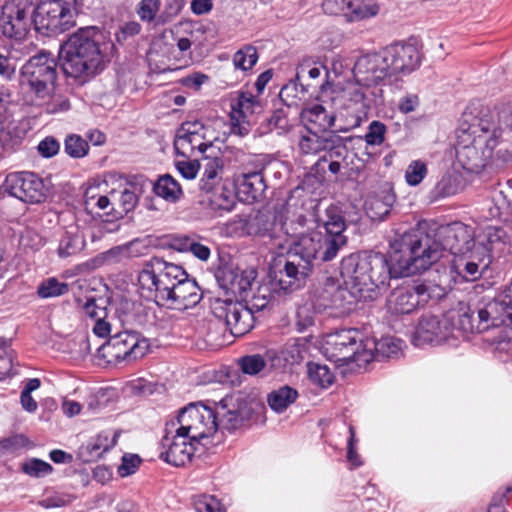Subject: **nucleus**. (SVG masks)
<instances>
[{"mask_svg":"<svg viewBox=\"0 0 512 512\" xmlns=\"http://www.w3.org/2000/svg\"><path fill=\"white\" fill-rule=\"evenodd\" d=\"M99 40L98 29L86 27L72 34L60 46L59 59L67 77L85 83L104 69V56Z\"/></svg>","mask_w":512,"mask_h":512,"instance_id":"obj_5","label":"nucleus"},{"mask_svg":"<svg viewBox=\"0 0 512 512\" xmlns=\"http://www.w3.org/2000/svg\"><path fill=\"white\" fill-rule=\"evenodd\" d=\"M437 239L442 246V252L447 250L454 257L466 252L469 247H473L474 239L473 229L461 222H455L447 226L435 228Z\"/></svg>","mask_w":512,"mask_h":512,"instance_id":"obj_25","label":"nucleus"},{"mask_svg":"<svg viewBox=\"0 0 512 512\" xmlns=\"http://www.w3.org/2000/svg\"><path fill=\"white\" fill-rule=\"evenodd\" d=\"M349 0H324L322 9L328 15H343L348 9Z\"/></svg>","mask_w":512,"mask_h":512,"instance_id":"obj_64","label":"nucleus"},{"mask_svg":"<svg viewBox=\"0 0 512 512\" xmlns=\"http://www.w3.org/2000/svg\"><path fill=\"white\" fill-rule=\"evenodd\" d=\"M449 338H458V335L454 333L450 314L442 318L425 314L419 320L413 336V342L416 346L440 344Z\"/></svg>","mask_w":512,"mask_h":512,"instance_id":"obj_19","label":"nucleus"},{"mask_svg":"<svg viewBox=\"0 0 512 512\" xmlns=\"http://www.w3.org/2000/svg\"><path fill=\"white\" fill-rule=\"evenodd\" d=\"M258 61V52L252 45H245L233 55V65L236 69L248 71Z\"/></svg>","mask_w":512,"mask_h":512,"instance_id":"obj_47","label":"nucleus"},{"mask_svg":"<svg viewBox=\"0 0 512 512\" xmlns=\"http://www.w3.org/2000/svg\"><path fill=\"white\" fill-rule=\"evenodd\" d=\"M307 373L309 380L321 388H328L334 382V374L326 365L310 362Z\"/></svg>","mask_w":512,"mask_h":512,"instance_id":"obj_45","label":"nucleus"},{"mask_svg":"<svg viewBox=\"0 0 512 512\" xmlns=\"http://www.w3.org/2000/svg\"><path fill=\"white\" fill-rule=\"evenodd\" d=\"M219 429L234 431L243 427L251 418L253 408L241 392L225 396L214 410Z\"/></svg>","mask_w":512,"mask_h":512,"instance_id":"obj_17","label":"nucleus"},{"mask_svg":"<svg viewBox=\"0 0 512 512\" xmlns=\"http://www.w3.org/2000/svg\"><path fill=\"white\" fill-rule=\"evenodd\" d=\"M429 299V289L425 284L400 286L390 293L387 309L392 314H409L425 305Z\"/></svg>","mask_w":512,"mask_h":512,"instance_id":"obj_21","label":"nucleus"},{"mask_svg":"<svg viewBox=\"0 0 512 512\" xmlns=\"http://www.w3.org/2000/svg\"><path fill=\"white\" fill-rule=\"evenodd\" d=\"M84 246V237L77 229L67 230L59 241L57 254L60 258H68L78 254Z\"/></svg>","mask_w":512,"mask_h":512,"instance_id":"obj_40","label":"nucleus"},{"mask_svg":"<svg viewBox=\"0 0 512 512\" xmlns=\"http://www.w3.org/2000/svg\"><path fill=\"white\" fill-rule=\"evenodd\" d=\"M171 422L178 426V431L187 433L199 444L214 436L219 429L215 411L202 403H189Z\"/></svg>","mask_w":512,"mask_h":512,"instance_id":"obj_11","label":"nucleus"},{"mask_svg":"<svg viewBox=\"0 0 512 512\" xmlns=\"http://www.w3.org/2000/svg\"><path fill=\"white\" fill-rule=\"evenodd\" d=\"M202 299L200 287L194 279L185 273V279L179 281L169 299L162 306L175 310H186L196 306Z\"/></svg>","mask_w":512,"mask_h":512,"instance_id":"obj_27","label":"nucleus"},{"mask_svg":"<svg viewBox=\"0 0 512 512\" xmlns=\"http://www.w3.org/2000/svg\"><path fill=\"white\" fill-rule=\"evenodd\" d=\"M82 313L93 323L92 331L96 336L104 338L110 334L111 324L108 321V311L104 300L88 299L82 307Z\"/></svg>","mask_w":512,"mask_h":512,"instance_id":"obj_30","label":"nucleus"},{"mask_svg":"<svg viewBox=\"0 0 512 512\" xmlns=\"http://www.w3.org/2000/svg\"><path fill=\"white\" fill-rule=\"evenodd\" d=\"M389 72L410 73L420 65V53L413 44L395 43L382 50Z\"/></svg>","mask_w":512,"mask_h":512,"instance_id":"obj_26","label":"nucleus"},{"mask_svg":"<svg viewBox=\"0 0 512 512\" xmlns=\"http://www.w3.org/2000/svg\"><path fill=\"white\" fill-rule=\"evenodd\" d=\"M237 196L245 202L257 200L264 192L266 185L260 172L242 173L235 177Z\"/></svg>","mask_w":512,"mask_h":512,"instance_id":"obj_31","label":"nucleus"},{"mask_svg":"<svg viewBox=\"0 0 512 512\" xmlns=\"http://www.w3.org/2000/svg\"><path fill=\"white\" fill-rule=\"evenodd\" d=\"M457 257L474 262L486 268H489L492 258L486 248L479 245L477 242H474L473 247H469L466 252L459 254Z\"/></svg>","mask_w":512,"mask_h":512,"instance_id":"obj_50","label":"nucleus"},{"mask_svg":"<svg viewBox=\"0 0 512 512\" xmlns=\"http://www.w3.org/2000/svg\"><path fill=\"white\" fill-rule=\"evenodd\" d=\"M140 463L141 459L138 455H124L122 458V463L118 467V474L121 477H127L136 472Z\"/></svg>","mask_w":512,"mask_h":512,"instance_id":"obj_61","label":"nucleus"},{"mask_svg":"<svg viewBox=\"0 0 512 512\" xmlns=\"http://www.w3.org/2000/svg\"><path fill=\"white\" fill-rule=\"evenodd\" d=\"M176 168L179 173L188 180L194 179L200 169V164L197 160H179L176 162Z\"/></svg>","mask_w":512,"mask_h":512,"instance_id":"obj_62","label":"nucleus"},{"mask_svg":"<svg viewBox=\"0 0 512 512\" xmlns=\"http://www.w3.org/2000/svg\"><path fill=\"white\" fill-rule=\"evenodd\" d=\"M349 438L347 441V460L351 464L352 467H358L362 464L360 456L356 452V443L358 442L355 430L353 426H349Z\"/></svg>","mask_w":512,"mask_h":512,"instance_id":"obj_63","label":"nucleus"},{"mask_svg":"<svg viewBox=\"0 0 512 512\" xmlns=\"http://www.w3.org/2000/svg\"><path fill=\"white\" fill-rule=\"evenodd\" d=\"M160 6V0H140L136 6V14L141 21L151 23L155 20Z\"/></svg>","mask_w":512,"mask_h":512,"instance_id":"obj_55","label":"nucleus"},{"mask_svg":"<svg viewBox=\"0 0 512 512\" xmlns=\"http://www.w3.org/2000/svg\"><path fill=\"white\" fill-rule=\"evenodd\" d=\"M111 197L121 207L119 214L132 211L138 203V196L132 185L124 188L121 192L112 191Z\"/></svg>","mask_w":512,"mask_h":512,"instance_id":"obj_49","label":"nucleus"},{"mask_svg":"<svg viewBox=\"0 0 512 512\" xmlns=\"http://www.w3.org/2000/svg\"><path fill=\"white\" fill-rule=\"evenodd\" d=\"M148 349L146 339L128 331L120 332L97 348L93 361L98 366L131 363L145 356Z\"/></svg>","mask_w":512,"mask_h":512,"instance_id":"obj_10","label":"nucleus"},{"mask_svg":"<svg viewBox=\"0 0 512 512\" xmlns=\"http://www.w3.org/2000/svg\"><path fill=\"white\" fill-rule=\"evenodd\" d=\"M196 444L199 443L187 433L178 431V426L168 421L161 440L160 457L171 465L183 466L191 460Z\"/></svg>","mask_w":512,"mask_h":512,"instance_id":"obj_15","label":"nucleus"},{"mask_svg":"<svg viewBox=\"0 0 512 512\" xmlns=\"http://www.w3.org/2000/svg\"><path fill=\"white\" fill-rule=\"evenodd\" d=\"M340 274L359 299L373 300L387 287L392 270L383 254L362 251L342 259Z\"/></svg>","mask_w":512,"mask_h":512,"instance_id":"obj_3","label":"nucleus"},{"mask_svg":"<svg viewBox=\"0 0 512 512\" xmlns=\"http://www.w3.org/2000/svg\"><path fill=\"white\" fill-rule=\"evenodd\" d=\"M452 271L463 281H475L479 279L488 268L474 262L454 257L451 264Z\"/></svg>","mask_w":512,"mask_h":512,"instance_id":"obj_43","label":"nucleus"},{"mask_svg":"<svg viewBox=\"0 0 512 512\" xmlns=\"http://www.w3.org/2000/svg\"><path fill=\"white\" fill-rule=\"evenodd\" d=\"M356 329H342L325 336L322 350L325 356L336 363H356L358 367L372 361V354L365 350L364 341Z\"/></svg>","mask_w":512,"mask_h":512,"instance_id":"obj_9","label":"nucleus"},{"mask_svg":"<svg viewBox=\"0 0 512 512\" xmlns=\"http://www.w3.org/2000/svg\"><path fill=\"white\" fill-rule=\"evenodd\" d=\"M476 242L485 247L491 257H494L504 252L509 243V237L504 228L487 226L478 235Z\"/></svg>","mask_w":512,"mask_h":512,"instance_id":"obj_32","label":"nucleus"},{"mask_svg":"<svg viewBox=\"0 0 512 512\" xmlns=\"http://www.w3.org/2000/svg\"><path fill=\"white\" fill-rule=\"evenodd\" d=\"M128 260L123 245L115 246L95 258V262L99 265H114Z\"/></svg>","mask_w":512,"mask_h":512,"instance_id":"obj_56","label":"nucleus"},{"mask_svg":"<svg viewBox=\"0 0 512 512\" xmlns=\"http://www.w3.org/2000/svg\"><path fill=\"white\" fill-rule=\"evenodd\" d=\"M300 116L304 124L303 128L323 134H335L329 130L335 126L336 114L334 111H329L323 104L307 105L302 109Z\"/></svg>","mask_w":512,"mask_h":512,"instance_id":"obj_28","label":"nucleus"},{"mask_svg":"<svg viewBox=\"0 0 512 512\" xmlns=\"http://www.w3.org/2000/svg\"><path fill=\"white\" fill-rule=\"evenodd\" d=\"M353 74L357 85H349L335 92V96L332 97L336 108L346 110L350 117L347 125L338 127V131H348L360 126L362 117L370 106L362 87L377 86L391 77L382 51L359 57L354 65Z\"/></svg>","mask_w":512,"mask_h":512,"instance_id":"obj_2","label":"nucleus"},{"mask_svg":"<svg viewBox=\"0 0 512 512\" xmlns=\"http://www.w3.org/2000/svg\"><path fill=\"white\" fill-rule=\"evenodd\" d=\"M214 131L200 121L184 122L176 132L174 149L177 155L190 158L212 146Z\"/></svg>","mask_w":512,"mask_h":512,"instance_id":"obj_13","label":"nucleus"},{"mask_svg":"<svg viewBox=\"0 0 512 512\" xmlns=\"http://www.w3.org/2000/svg\"><path fill=\"white\" fill-rule=\"evenodd\" d=\"M460 176L456 174H445L437 182L433 189V193L437 198H446L456 195L461 191Z\"/></svg>","mask_w":512,"mask_h":512,"instance_id":"obj_44","label":"nucleus"},{"mask_svg":"<svg viewBox=\"0 0 512 512\" xmlns=\"http://www.w3.org/2000/svg\"><path fill=\"white\" fill-rule=\"evenodd\" d=\"M395 202V195L389 190L369 196L365 201V211L372 220H382L390 212Z\"/></svg>","mask_w":512,"mask_h":512,"instance_id":"obj_34","label":"nucleus"},{"mask_svg":"<svg viewBox=\"0 0 512 512\" xmlns=\"http://www.w3.org/2000/svg\"><path fill=\"white\" fill-rule=\"evenodd\" d=\"M118 434L115 433L110 444L106 443L108 438L100 434L95 439H91L79 448V456L86 462L94 461L102 456L111 447L117 443Z\"/></svg>","mask_w":512,"mask_h":512,"instance_id":"obj_37","label":"nucleus"},{"mask_svg":"<svg viewBox=\"0 0 512 512\" xmlns=\"http://www.w3.org/2000/svg\"><path fill=\"white\" fill-rule=\"evenodd\" d=\"M339 140L336 134H323L303 128L299 132L297 147L303 155H316L326 151L327 146H333Z\"/></svg>","mask_w":512,"mask_h":512,"instance_id":"obj_29","label":"nucleus"},{"mask_svg":"<svg viewBox=\"0 0 512 512\" xmlns=\"http://www.w3.org/2000/svg\"><path fill=\"white\" fill-rule=\"evenodd\" d=\"M399 267L396 276L406 277L428 270L442 257V246L434 227L427 223L404 232L391 242Z\"/></svg>","mask_w":512,"mask_h":512,"instance_id":"obj_4","label":"nucleus"},{"mask_svg":"<svg viewBox=\"0 0 512 512\" xmlns=\"http://www.w3.org/2000/svg\"><path fill=\"white\" fill-rule=\"evenodd\" d=\"M209 202L213 209L222 211H231L236 203V195L233 189L225 183L219 185L215 190L208 191Z\"/></svg>","mask_w":512,"mask_h":512,"instance_id":"obj_42","label":"nucleus"},{"mask_svg":"<svg viewBox=\"0 0 512 512\" xmlns=\"http://www.w3.org/2000/svg\"><path fill=\"white\" fill-rule=\"evenodd\" d=\"M22 471L30 477L41 478L51 474L53 467L46 461L31 458L22 464Z\"/></svg>","mask_w":512,"mask_h":512,"instance_id":"obj_52","label":"nucleus"},{"mask_svg":"<svg viewBox=\"0 0 512 512\" xmlns=\"http://www.w3.org/2000/svg\"><path fill=\"white\" fill-rule=\"evenodd\" d=\"M154 193L168 202L178 201L183 191L178 181L169 174L162 175L158 178L153 186Z\"/></svg>","mask_w":512,"mask_h":512,"instance_id":"obj_39","label":"nucleus"},{"mask_svg":"<svg viewBox=\"0 0 512 512\" xmlns=\"http://www.w3.org/2000/svg\"><path fill=\"white\" fill-rule=\"evenodd\" d=\"M231 133L240 137L250 132L249 117L260 109L258 99L250 92H238L230 101Z\"/></svg>","mask_w":512,"mask_h":512,"instance_id":"obj_24","label":"nucleus"},{"mask_svg":"<svg viewBox=\"0 0 512 512\" xmlns=\"http://www.w3.org/2000/svg\"><path fill=\"white\" fill-rule=\"evenodd\" d=\"M298 397V392L290 386H281L271 391L267 396L270 408L277 412H284Z\"/></svg>","mask_w":512,"mask_h":512,"instance_id":"obj_41","label":"nucleus"},{"mask_svg":"<svg viewBox=\"0 0 512 512\" xmlns=\"http://www.w3.org/2000/svg\"><path fill=\"white\" fill-rule=\"evenodd\" d=\"M512 129V105L508 104L497 113L488 112L478 119L476 124L470 125L462 132L471 134V137L482 136L485 147L492 151L497 144V139L502 131Z\"/></svg>","mask_w":512,"mask_h":512,"instance_id":"obj_16","label":"nucleus"},{"mask_svg":"<svg viewBox=\"0 0 512 512\" xmlns=\"http://www.w3.org/2000/svg\"><path fill=\"white\" fill-rule=\"evenodd\" d=\"M8 193L26 203H40L48 195V188L42 178L33 172L10 173L5 180Z\"/></svg>","mask_w":512,"mask_h":512,"instance_id":"obj_18","label":"nucleus"},{"mask_svg":"<svg viewBox=\"0 0 512 512\" xmlns=\"http://www.w3.org/2000/svg\"><path fill=\"white\" fill-rule=\"evenodd\" d=\"M223 159L220 157L209 158L206 157L204 159L203 164V173L199 181V188L204 193L208 191H213L219 185L223 184L222 175H223Z\"/></svg>","mask_w":512,"mask_h":512,"instance_id":"obj_33","label":"nucleus"},{"mask_svg":"<svg viewBox=\"0 0 512 512\" xmlns=\"http://www.w3.org/2000/svg\"><path fill=\"white\" fill-rule=\"evenodd\" d=\"M402 340L387 336L379 340L366 339L364 341L365 350L372 354V361L380 358H390L398 355L402 348Z\"/></svg>","mask_w":512,"mask_h":512,"instance_id":"obj_35","label":"nucleus"},{"mask_svg":"<svg viewBox=\"0 0 512 512\" xmlns=\"http://www.w3.org/2000/svg\"><path fill=\"white\" fill-rule=\"evenodd\" d=\"M387 128L385 124L380 121H372L369 124L368 131L364 136V140L368 145L378 146L385 140Z\"/></svg>","mask_w":512,"mask_h":512,"instance_id":"obj_58","label":"nucleus"},{"mask_svg":"<svg viewBox=\"0 0 512 512\" xmlns=\"http://www.w3.org/2000/svg\"><path fill=\"white\" fill-rule=\"evenodd\" d=\"M325 234L321 231H311L307 234L294 231L295 239L290 244L284 268L279 271L276 282H259L242 298V302L253 312L267 307L278 290L284 293L292 292L304 285L312 270V262L319 257L322 261L333 260L338 252L346 245L347 238L343 235L346 222L341 212L335 206L326 209V219L323 221Z\"/></svg>","mask_w":512,"mask_h":512,"instance_id":"obj_1","label":"nucleus"},{"mask_svg":"<svg viewBox=\"0 0 512 512\" xmlns=\"http://www.w3.org/2000/svg\"><path fill=\"white\" fill-rule=\"evenodd\" d=\"M499 303L489 301L477 307H461L457 312L450 313L454 333L467 338L471 334L482 333L492 327H498L497 313Z\"/></svg>","mask_w":512,"mask_h":512,"instance_id":"obj_12","label":"nucleus"},{"mask_svg":"<svg viewBox=\"0 0 512 512\" xmlns=\"http://www.w3.org/2000/svg\"><path fill=\"white\" fill-rule=\"evenodd\" d=\"M31 17L27 7L14 2L6 3L0 15V32L10 39L24 40L30 30Z\"/></svg>","mask_w":512,"mask_h":512,"instance_id":"obj_22","label":"nucleus"},{"mask_svg":"<svg viewBox=\"0 0 512 512\" xmlns=\"http://www.w3.org/2000/svg\"><path fill=\"white\" fill-rule=\"evenodd\" d=\"M212 313L225 323L234 337H241L254 327V312L242 301L217 299L213 303Z\"/></svg>","mask_w":512,"mask_h":512,"instance_id":"obj_14","label":"nucleus"},{"mask_svg":"<svg viewBox=\"0 0 512 512\" xmlns=\"http://www.w3.org/2000/svg\"><path fill=\"white\" fill-rule=\"evenodd\" d=\"M305 90L295 82H289L284 85L280 90L279 97L288 107L297 105V99H301L304 96Z\"/></svg>","mask_w":512,"mask_h":512,"instance_id":"obj_57","label":"nucleus"},{"mask_svg":"<svg viewBox=\"0 0 512 512\" xmlns=\"http://www.w3.org/2000/svg\"><path fill=\"white\" fill-rule=\"evenodd\" d=\"M220 287L238 296L241 300L257 284V270L253 267L224 266L216 274Z\"/></svg>","mask_w":512,"mask_h":512,"instance_id":"obj_23","label":"nucleus"},{"mask_svg":"<svg viewBox=\"0 0 512 512\" xmlns=\"http://www.w3.org/2000/svg\"><path fill=\"white\" fill-rule=\"evenodd\" d=\"M38 153L44 158H51L60 150L59 141L53 136H47L37 146Z\"/></svg>","mask_w":512,"mask_h":512,"instance_id":"obj_60","label":"nucleus"},{"mask_svg":"<svg viewBox=\"0 0 512 512\" xmlns=\"http://www.w3.org/2000/svg\"><path fill=\"white\" fill-rule=\"evenodd\" d=\"M64 151L72 158H83L88 154L89 144L80 135L70 134L65 138Z\"/></svg>","mask_w":512,"mask_h":512,"instance_id":"obj_48","label":"nucleus"},{"mask_svg":"<svg viewBox=\"0 0 512 512\" xmlns=\"http://www.w3.org/2000/svg\"><path fill=\"white\" fill-rule=\"evenodd\" d=\"M427 165L421 160L412 161L406 168L405 179L408 185L417 186L426 177Z\"/></svg>","mask_w":512,"mask_h":512,"instance_id":"obj_53","label":"nucleus"},{"mask_svg":"<svg viewBox=\"0 0 512 512\" xmlns=\"http://www.w3.org/2000/svg\"><path fill=\"white\" fill-rule=\"evenodd\" d=\"M238 365L244 374L254 376L265 368L266 362L263 356L253 354L239 358Z\"/></svg>","mask_w":512,"mask_h":512,"instance_id":"obj_51","label":"nucleus"},{"mask_svg":"<svg viewBox=\"0 0 512 512\" xmlns=\"http://www.w3.org/2000/svg\"><path fill=\"white\" fill-rule=\"evenodd\" d=\"M456 158L463 169L469 172H479L485 166V160L491 151L485 147L482 136L471 137V134L461 132L457 136Z\"/></svg>","mask_w":512,"mask_h":512,"instance_id":"obj_20","label":"nucleus"},{"mask_svg":"<svg viewBox=\"0 0 512 512\" xmlns=\"http://www.w3.org/2000/svg\"><path fill=\"white\" fill-rule=\"evenodd\" d=\"M185 273L181 266L153 257L140 272L138 281L141 288L151 293L155 302L162 306L177 283L185 279Z\"/></svg>","mask_w":512,"mask_h":512,"instance_id":"obj_8","label":"nucleus"},{"mask_svg":"<svg viewBox=\"0 0 512 512\" xmlns=\"http://www.w3.org/2000/svg\"><path fill=\"white\" fill-rule=\"evenodd\" d=\"M325 292L331 296L329 306L343 311L350 310L359 298V295L346 285L341 287L331 284Z\"/></svg>","mask_w":512,"mask_h":512,"instance_id":"obj_38","label":"nucleus"},{"mask_svg":"<svg viewBox=\"0 0 512 512\" xmlns=\"http://www.w3.org/2000/svg\"><path fill=\"white\" fill-rule=\"evenodd\" d=\"M193 504L197 512H226L221 502L213 495H198Z\"/></svg>","mask_w":512,"mask_h":512,"instance_id":"obj_54","label":"nucleus"},{"mask_svg":"<svg viewBox=\"0 0 512 512\" xmlns=\"http://www.w3.org/2000/svg\"><path fill=\"white\" fill-rule=\"evenodd\" d=\"M83 0H39L32 14L37 32L45 36L62 34L76 25Z\"/></svg>","mask_w":512,"mask_h":512,"instance_id":"obj_6","label":"nucleus"},{"mask_svg":"<svg viewBox=\"0 0 512 512\" xmlns=\"http://www.w3.org/2000/svg\"><path fill=\"white\" fill-rule=\"evenodd\" d=\"M39 105H46V111L51 114L66 112L70 109V102L67 97L62 95H53L46 101H37Z\"/></svg>","mask_w":512,"mask_h":512,"instance_id":"obj_59","label":"nucleus"},{"mask_svg":"<svg viewBox=\"0 0 512 512\" xmlns=\"http://www.w3.org/2000/svg\"><path fill=\"white\" fill-rule=\"evenodd\" d=\"M57 63L52 53L41 51L21 68L19 84L33 101H46L55 88Z\"/></svg>","mask_w":512,"mask_h":512,"instance_id":"obj_7","label":"nucleus"},{"mask_svg":"<svg viewBox=\"0 0 512 512\" xmlns=\"http://www.w3.org/2000/svg\"><path fill=\"white\" fill-rule=\"evenodd\" d=\"M69 290L66 282H61L55 277L43 280L37 287V295L42 299L59 297Z\"/></svg>","mask_w":512,"mask_h":512,"instance_id":"obj_46","label":"nucleus"},{"mask_svg":"<svg viewBox=\"0 0 512 512\" xmlns=\"http://www.w3.org/2000/svg\"><path fill=\"white\" fill-rule=\"evenodd\" d=\"M380 6L375 0H349L345 19L349 23L365 21L376 17Z\"/></svg>","mask_w":512,"mask_h":512,"instance_id":"obj_36","label":"nucleus"}]
</instances>
